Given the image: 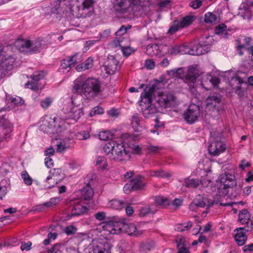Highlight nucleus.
<instances>
[{
	"label": "nucleus",
	"mask_w": 253,
	"mask_h": 253,
	"mask_svg": "<svg viewBox=\"0 0 253 253\" xmlns=\"http://www.w3.org/2000/svg\"><path fill=\"white\" fill-rule=\"evenodd\" d=\"M158 88L157 84L147 86L141 94L139 106L145 118H149L157 113H163L165 110L174 106L175 96L170 92H160L152 100V96Z\"/></svg>",
	"instance_id": "f257e3e1"
},
{
	"label": "nucleus",
	"mask_w": 253,
	"mask_h": 253,
	"mask_svg": "<svg viewBox=\"0 0 253 253\" xmlns=\"http://www.w3.org/2000/svg\"><path fill=\"white\" fill-rule=\"evenodd\" d=\"M101 92V83L95 78L86 79L80 76L75 81L73 92L84 95L87 97L97 96Z\"/></svg>",
	"instance_id": "f03ea898"
},
{
	"label": "nucleus",
	"mask_w": 253,
	"mask_h": 253,
	"mask_svg": "<svg viewBox=\"0 0 253 253\" xmlns=\"http://www.w3.org/2000/svg\"><path fill=\"white\" fill-rule=\"evenodd\" d=\"M105 153L111 160L126 161L130 158L129 151L126 150L123 143L116 141L107 142L103 147Z\"/></svg>",
	"instance_id": "7ed1b4c3"
},
{
	"label": "nucleus",
	"mask_w": 253,
	"mask_h": 253,
	"mask_svg": "<svg viewBox=\"0 0 253 253\" xmlns=\"http://www.w3.org/2000/svg\"><path fill=\"white\" fill-rule=\"evenodd\" d=\"M93 0H84L80 3L78 0H60L57 9L63 13H69V16L79 14L80 10L88 9L93 6Z\"/></svg>",
	"instance_id": "20e7f679"
},
{
	"label": "nucleus",
	"mask_w": 253,
	"mask_h": 253,
	"mask_svg": "<svg viewBox=\"0 0 253 253\" xmlns=\"http://www.w3.org/2000/svg\"><path fill=\"white\" fill-rule=\"evenodd\" d=\"M66 203L68 205V208L66 211L67 219L80 216L87 211V208L83 205L84 202L79 199L67 200Z\"/></svg>",
	"instance_id": "39448f33"
},
{
	"label": "nucleus",
	"mask_w": 253,
	"mask_h": 253,
	"mask_svg": "<svg viewBox=\"0 0 253 253\" xmlns=\"http://www.w3.org/2000/svg\"><path fill=\"white\" fill-rule=\"evenodd\" d=\"M145 178L141 175H138L132 179L128 183L126 184L124 187V191L126 194H129L131 191H137L144 189L146 182Z\"/></svg>",
	"instance_id": "423d86ee"
},
{
	"label": "nucleus",
	"mask_w": 253,
	"mask_h": 253,
	"mask_svg": "<svg viewBox=\"0 0 253 253\" xmlns=\"http://www.w3.org/2000/svg\"><path fill=\"white\" fill-rule=\"evenodd\" d=\"M199 70L196 67H191L184 76V81L189 86L191 92H194L196 91L195 84L197 78L200 76Z\"/></svg>",
	"instance_id": "0eeeda50"
},
{
	"label": "nucleus",
	"mask_w": 253,
	"mask_h": 253,
	"mask_svg": "<svg viewBox=\"0 0 253 253\" xmlns=\"http://www.w3.org/2000/svg\"><path fill=\"white\" fill-rule=\"evenodd\" d=\"M47 72L46 70L37 71L33 73V91L38 92L43 88L45 85V82L42 83L47 75Z\"/></svg>",
	"instance_id": "6e6552de"
},
{
	"label": "nucleus",
	"mask_w": 253,
	"mask_h": 253,
	"mask_svg": "<svg viewBox=\"0 0 253 253\" xmlns=\"http://www.w3.org/2000/svg\"><path fill=\"white\" fill-rule=\"evenodd\" d=\"M200 114L199 106L192 104L189 105L187 111L183 114V118L188 124H192L198 119Z\"/></svg>",
	"instance_id": "1a4fd4ad"
},
{
	"label": "nucleus",
	"mask_w": 253,
	"mask_h": 253,
	"mask_svg": "<svg viewBox=\"0 0 253 253\" xmlns=\"http://www.w3.org/2000/svg\"><path fill=\"white\" fill-rule=\"evenodd\" d=\"M220 181L219 189H226L233 188L236 185V181L234 174L225 172L219 177Z\"/></svg>",
	"instance_id": "9d476101"
},
{
	"label": "nucleus",
	"mask_w": 253,
	"mask_h": 253,
	"mask_svg": "<svg viewBox=\"0 0 253 253\" xmlns=\"http://www.w3.org/2000/svg\"><path fill=\"white\" fill-rule=\"evenodd\" d=\"M132 6L129 0H115L114 2L113 10L117 14H123L128 12Z\"/></svg>",
	"instance_id": "9b49d317"
},
{
	"label": "nucleus",
	"mask_w": 253,
	"mask_h": 253,
	"mask_svg": "<svg viewBox=\"0 0 253 253\" xmlns=\"http://www.w3.org/2000/svg\"><path fill=\"white\" fill-rule=\"evenodd\" d=\"M220 79L215 76L208 74L201 78V85L207 90H210L212 87H216L220 83Z\"/></svg>",
	"instance_id": "f8f14e48"
},
{
	"label": "nucleus",
	"mask_w": 253,
	"mask_h": 253,
	"mask_svg": "<svg viewBox=\"0 0 253 253\" xmlns=\"http://www.w3.org/2000/svg\"><path fill=\"white\" fill-rule=\"evenodd\" d=\"M47 121L48 127L52 128L56 133L61 132L65 128L66 122L60 118L50 117Z\"/></svg>",
	"instance_id": "ddd939ff"
},
{
	"label": "nucleus",
	"mask_w": 253,
	"mask_h": 253,
	"mask_svg": "<svg viewBox=\"0 0 253 253\" xmlns=\"http://www.w3.org/2000/svg\"><path fill=\"white\" fill-rule=\"evenodd\" d=\"M119 62L113 55H109L104 63V70L106 74L114 75L118 67Z\"/></svg>",
	"instance_id": "4468645a"
},
{
	"label": "nucleus",
	"mask_w": 253,
	"mask_h": 253,
	"mask_svg": "<svg viewBox=\"0 0 253 253\" xmlns=\"http://www.w3.org/2000/svg\"><path fill=\"white\" fill-rule=\"evenodd\" d=\"M226 149V145L221 141H215L209 146V153L213 156H218Z\"/></svg>",
	"instance_id": "2eb2a0df"
},
{
	"label": "nucleus",
	"mask_w": 253,
	"mask_h": 253,
	"mask_svg": "<svg viewBox=\"0 0 253 253\" xmlns=\"http://www.w3.org/2000/svg\"><path fill=\"white\" fill-rule=\"evenodd\" d=\"M13 68V62L5 59L0 62V81L5 77L9 76V71Z\"/></svg>",
	"instance_id": "dca6fc26"
},
{
	"label": "nucleus",
	"mask_w": 253,
	"mask_h": 253,
	"mask_svg": "<svg viewBox=\"0 0 253 253\" xmlns=\"http://www.w3.org/2000/svg\"><path fill=\"white\" fill-rule=\"evenodd\" d=\"M47 47V44L43 38L39 37L33 41V54L40 53Z\"/></svg>",
	"instance_id": "f3484780"
},
{
	"label": "nucleus",
	"mask_w": 253,
	"mask_h": 253,
	"mask_svg": "<svg viewBox=\"0 0 253 253\" xmlns=\"http://www.w3.org/2000/svg\"><path fill=\"white\" fill-rule=\"evenodd\" d=\"M234 83L237 85L235 87H233V90L240 97H242L243 95V90H242L241 85L244 84L246 85L247 84V82H244L241 77L236 76L232 78L231 84H233Z\"/></svg>",
	"instance_id": "a211bd4d"
},
{
	"label": "nucleus",
	"mask_w": 253,
	"mask_h": 253,
	"mask_svg": "<svg viewBox=\"0 0 253 253\" xmlns=\"http://www.w3.org/2000/svg\"><path fill=\"white\" fill-rule=\"evenodd\" d=\"M221 101V95L219 93L214 92L208 97L206 101L208 106H212L215 108L216 105L220 103Z\"/></svg>",
	"instance_id": "6ab92c4d"
},
{
	"label": "nucleus",
	"mask_w": 253,
	"mask_h": 253,
	"mask_svg": "<svg viewBox=\"0 0 253 253\" xmlns=\"http://www.w3.org/2000/svg\"><path fill=\"white\" fill-rule=\"evenodd\" d=\"M239 220L242 224L246 225L245 227H250L249 226V224L251 222V225L253 224V222L250 219V214L247 209L242 210L239 214Z\"/></svg>",
	"instance_id": "aec40b11"
},
{
	"label": "nucleus",
	"mask_w": 253,
	"mask_h": 253,
	"mask_svg": "<svg viewBox=\"0 0 253 253\" xmlns=\"http://www.w3.org/2000/svg\"><path fill=\"white\" fill-rule=\"evenodd\" d=\"M122 228L130 236L137 237L142 234L141 232L137 230L135 225L133 223L124 224Z\"/></svg>",
	"instance_id": "412c9836"
},
{
	"label": "nucleus",
	"mask_w": 253,
	"mask_h": 253,
	"mask_svg": "<svg viewBox=\"0 0 253 253\" xmlns=\"http://www.w3.org/2000/svg\"><path fill=\"white\" fill-rule=\"evenodd\" d=\"M82 198L85 200H89L93 196V190L90 187L89 182L85 183V185L81 190Z\"/></svg>",
	"instance_id": "4be33fe9"
},
{
	"label": "nucleus",
	"mask_w": 253,
	"mask_h": 253,
	"mask_svg": "<svg viewBox=\"0 0 253 253\" xmlns=\"http://www.w3.org/2000/svg\"><path fill=\"white\" fill-rule=\"evenodd\" d=\"M140 119L137 113L134 114L131 117V125L135 132H141L142 130L143 126L140 125Z\"/></svg>",
	"instance_id": "5701e85b"
},
{
	"label": "nucleus",
	"mask_w": 253,
	"mask_h": 253,
	"mask_svg": "<svg viewBox=\"0 0 253 253\" xmlns=\"http://www.w3.org/2000/svg\"><path fill=\"white\" fill-rule=\"evenodd\" d=\"M93 66V59L88 57L84 62L78 64L76 66V70L78 72H82L91 68Z\"/></svg>",
	"instance_id": "b1692460"
},
{
	"label": "nucleus",
	"mask_w": 253,
	"mask_h": 253,
	"mask_svg": "<svg viewBox=\"0 0 253 253\" xmlns=\"http://www.w3.org/2000/svg\"><path fill=\"white\" fill-rule=\"evenodd\" d=\"M30 42L23 39H18L14 43V45L21 52L25 51L30 46Z\"/></svg>",
	"instance_id": "393cba45"
},
{
	"label": "nucleus",
	"mask_w": 253,
	"mask_h": 253,
	"mask_svg": "<svg viewBox=\"0 0 253 253\" xmlns=\"http://www.w3.org/2000/svg\"><path fill=\"white\" fill-rule=\"evenodd\" d=\"M163 45L161 43H151L147 46L146 53L151 56L157 55L160 51V48Z\"/></svg>",
	"instance_id": "a878e982"
},
{
	"label": "nucleus",
	"mask_w": 253,
	"mask_h": 253,
	"mask_svg": "<svg viewBox=\"0 0 253 253\" xmlns=\"http://www.w3.org/2000/svg\"><path fill=\"white\" fill-rule=\"evenodd\" d=\"M203 180L196 179H186L184 183L186 187L189 188H197L200 184L204 185Z\"/></svg>",
	"instance_id": "bb28decb"
},
{
	"label": "nucleus",
	"mask_w": 253,
	"mask_h": 253,
	"mask_svg": "<svg viewBox=\"0 0 253 253\" xmlns=\"http://www.w3.org/2000/svg\"><path fill=\"white\" fill-rule=\"evenodd\" d=\"M59 182L57 180V178H54L51 176H49L46 178V180L44 181L43 187H41V189H50L57 185Z\"/></svg>",
	"instance_id": "cd10ccee"
},
{
	"label": "nucleus",
	"mask_w": 253,
	"mask_h": 253,
	"mask_svg": "<svg viewBox=\"0 0 253 253\" xmlns=\"http://www.w3.org/2000/svg\"><path fill=\"white\" fill-rule=\"evenodd\" d=\"M155 202L157 206L164 207L169 206L170 204L169 199L163 196H156L155 197Z\"/></svg>",
	"instance_id": "c85d7f7f"
},
{
	"label": "nucleus",
	"mask_w": 253,
	"mask_h": 253,
	"mask_svg": "<svg viewBox=\"0 0 253 253\" xmlns=\"http://www.w3.org/2000/svg\"><path fill=\"white\" fill-rule=\"evenodd\" d=\"M65 246L63 243H56L53 245L50 249L48 250V253H63Z\"/></svg>",
	"instance_id": "c756f323"
},
{
	"label": "nucleus",
	"mask_w": 253,
	"mask_h": 253,
	"mask_svg": "<svg viewBox=\"0 0 253 253\" xmlns=\"http://www.w3.org/2000/svg\"><path fill=\"white\" fill-rule=\"evenodd\" d=\"M110 205L112 208L115 210H120L124 208L127 205V204L122 201L114 199L110 201Z\"/></svg>",
	"instance_id": "7c9ffc66"
},
{
	"label": "nucleus",
	"mask_w": 253,
	"mask_h": 253,
	"mask_svg": "<svg viewBox=\"0 0 253 253\" xmlns=\"http://www.w3.org/2000/svg\"><path fill=\"white\" fill-rule=\"evenodd\" d=\"M194 16L192 15H187L183 17L179 23L181 26V28H183L190 25L194 21Z\"/></svg>",
	"instance_id": "2f4dec72"
},
{
	"label": "nucleus",
	"mask_w": 253,
	"mask_h": 253,
	"mask_svg": "<svg viewBox=\"0 0 253 253\" xmlns=\"http://www.w3.org/2000/svg\"><path fill=\"white\" fill-rule=\"evenodd\" d=\"M205 198H203L202 199H195L191 204L189 206V208L192 211L195 210V207L204 208L207 205V203L205 201Z\"/></svg>",
	"instance_id": "473e14b6"
},
{
	"label": "nucleus",
	"mask_w": 253,
	"mask_h": 253,
	"mask_svg": "<svg viewBox=\"0 0 253 253\" xmlns=\"http://www.w3.org/2000/svg\"><path fill=\"white\" fill-rule=\"evenodd\" d=\"M95 165L101 169H106L108 166L106 159L102 156H97L96 157Z\"/></svg>",
	"instance_id": "72a5a7b5"
},
{
	"label": "nucleus",
	"mask_w": 253,
	"mask_h": 253,
	"mask_svg": "<svg viewBox=\"0 0 253 253\" xmlns=\"http://www.w3.org/2000/svg\"><path fill=\"white\" fill-rule=\"evenodd\" d=\"M187 49L186 48L185 46L184 45H180V46H174L171 47L170 49V53L171 54H186L189 52V51H186Z\"/></svg>",
	"instance_id": "f704fd0d"
},
{
	"label": "nucleus",
	"mask_w": 253,
	"mask_h": 253,
	"mask_svg": "<svg viewBox=\"0 0 253 253\" xmlns=\"http://www.w3.org/2000/svg\"><path fill=\"white\" fill-rule=\"evenodd\" d=\"M50 173L51 176L57 178V180L59 182L64 178V174L61 169H53L50 170Z\"/></svg>",
	"instance_id": "c9c22d12"
},
{
	"label": "nucleus",
	"mask_w": 253,
	"mask_h": 253,
	"mask_svg": "<svg viewBox=\"0 0 253 253\" xmlns=\"http://www.w3.org/2000/svg\"><path fill=\"white\" fill-rule=\"evenodd\" d=\"M192 227V223L189 221L187 222H184L182 224H177L175 226V230L178 232H183L191 229Z\"/></svg>",
	"instance_id": "e433bc0d"
},
{
	"label": "nucleus",
	"mask_w": 253,
	"mask_h": 253,
	"mask_svg": "<svg viewBox=\"0 0 253 253\" xmlns=\"http://www.w3.org/2000/svg\"><path fill=\"white\" fill-rule=\"evenodd\" d=\"M149 175L151 176H155L158 177H169L170 174L165 172L162 170H151L149 171Z\"/></svg>",
	"instance_id": "4c0bfd02"
},
{
	"label": "nucleus",
	"mask_w": 253,
	"mask_h": 253,
	"mask_svg": "<svg viewBox=\"0 0 253 253\" xmlns=\"http://www.w3.org/2000/svg\"><path fill=\"white\" fill-rule=\"evenodd\" d=\"M216 15L212 12H207L205 14L204 21L206 23L212 24L217 21Z\"/></svg>",
	"instance_id": "58836bf2"
},
{
	"label": "nucleus",
	"mask_w": 253,
	"mask_h": 253,
	"mask_svg": "<svg viewBox=\"0 0 253 253\" xmlns=\"http://www.w3.org/2000/svg\"><path fill=\"white\" fill-rule=\"evenodd\" d=\"M73 67L68 56L63 59L61 61L60 68L61 69L66 71L67 72Z\"/></svg>",
	"instance_id": "ea45409f"
},
{
	"label": "nucleus",
	"mask_w": 253,
	"mask_h": 253,
	"mask_svg": "<svg viewBox=\"0 0 253 253\" xmlns=\"http://www.w3.org/2000/svg\"><path fill=\"white\" fill-rule=\"evenodd\" d=\"M78 230L77 228L73 225H70L65 227L64 232L67 236H71L75 235Z\"/></svg>",
	"instance_id": "a19ab883"
},
{
	"label": "nucleus",
	"mask_w": 253,
	"mask_h": 253,
	"mask_svg": "<svg viewBox=\"0 0 253 253\" xmlns=\"http://www.w3.org/2000/svg\"><path fill=\"white\" fill-rule=\"evenodd\" d=\"M68 57L73 67L76 64L79 63L82 61L81 55L79 53H76L72 56H68Z\"/></svg>",
	"instance_id": "79ce46f5"
},
{
	"label": "nucleus",
	"mask_w": 253,
	"mask_h": 253,
	"mask_svg": "<svg viewBox=\"0 0 253 253\" xmlns=\"http://www.w3.org/2000/svg\"><path fill=\"white\" fill-rule=\"evenodd\" d=\"M181 26L179 23L178 20H175L173 21V24L169 28L168 33L171 35L174 34L175 32L178 31L180 29H181Z\"/></svg>",
	"instance_id": "37998d69"
},
{
	"label": "nucleus",
	"mask_w": 253,
	"mask_h": 253,
	"mask_svg": "<svg viewBox=\"0 0 253 253\" xmlns=\"http://www.w3.org/2000/svg\"><path fill=\"white\" fill-rule=\"evenodd\" d=\"M98 137L101 140L106 141L112 138V134L109 131H102L99 132Z\"/></svg>",
	"instance_id": "c03bdc74"
},
{
	"label": "nucleus",
	"mask_w": 253,
	"mask_h": 253,
	"mask_svg": "<svg viewBox=\"0 0 253 253\" xmlns=\"http://www.w3.org/2000/svg\"><path fill=\"white\" fill-rule=\"evenodd\" d=\"M227 30V26L224 23H221L216 26L214 32L216 35L220 36Z\"/></svg>",
	"instance_id": "a18cd8bd"
},
{
	"label": "nucleus",
	"mask_w": 253,
	"mask_h": 253,
	"mask_svg": "<svg viewBox=\"0 0 253 253\" xmlns=\"http://www.w3.org/2000/svg\"><path fill=\"white\" fill-rule=\"evenodd\" d=\"M12 130V126L11 124H8L7 126L4 125V127L2 130V136L3 139H6L7 137H9L8 134Z\"/></svg>",
	"instance_id": "49530a36"
},
{
	"label": "nucleus",
	"mask_w": 253,
	"mask_h": 253,
	"mask_svg": "<svg viewBox=\"0 0 253 253\" xmlns=\"http://www.w3.org/2000/svg\"><path fill=\"white\" fill-rule=\"evenodd\" d=\"M205 0H191L189 3V6L193 9H198L200 8L203 4V2Z\"/></svg>",
	"instance_id": "de8ad7c7"
},
{
	"label": "nucleus",
	"mask_w": 253,
	"mask_h": 253,
	"mask_svg": "<svg viewBox=\"0 0 253 253\" xmlns=\"http://www.w3.org/2000/svg\"><path fill=\"white\" fill-rule=\"evenodd\" d=\"M52 102V99L50 97H47L41 101V106L43 109H47L50 106Z\"/></svg>",
	"instance_id": "09e8293b"
},
{
	"label": "nucleus",
	"mask_w": 253,
	"mask_h": 253,
	"mask_svg": "<svg viewBox=\"0 0 253 253\" xmlns=\"http://www.w3.org/2000/svg\"><path fill=\"white\" fill-rule=\"evenodd\" d=\"M252 226H251L248 229H246L245 227L237 228L235 230V231H236L237 232L235 235H238V237L247 236L245 234V231H251L252 230Z\"/></svg>",
	"instance_id": "8fccbe9b"
},
{
	"label": "nucleus",
	"mask_w": 253,
	"mask_h": 253,
	"mask_svg": "<svg viewBox=\"0 0 253 253\" xmlns=\"http://www.w3.org/2000/svg\"><path fill=\"white\" fill-rule=\"evenodd\" d=\"M104 110L102 107L99 106L94 107L90 112V116H93L95 115L102 114L104 113Z\"/></svg>",
	"instance_id": "3c124183"
},
{
	"label": "nucleus",
	"mask_w": 253,
	"mask_h": 253,
	"mask_svg": "<svg viewBox=\"0 0 253 253\" xmlns=\"http://www.w3.org/2000/svg\"><path fill=\"white\" fill-rule=\"evenodd\" d=\"M156 211H151V208H150V207L143 208L140 210L139 215L140 216H142V217L145 216L149 213H155Z\"/></svg>",
	"instance_id": "603ef678"
},
{
	"label": "nucleus",
	"mask_w": 253,
	"mask_h": 253,
	"mask_svg": "<svg viewBox=\"0 0 253 253\" xmlns=\"http://www.w3.org/2000/svg\"><path fill=\"white\" fill-rule=\"evenodd\" d=\"M234 239L238 246H243L246 243L247 240V237H238V235H235Z\"/></svg>",
	"instance_id": "864d4df0"
},
{
	"label": "nucleus",
	"mask_w": 253,
	"mask_h": 253,
	"mask_svg": "<svg viewBox=\"0 0 253 253\" xmlns=\"http://www.w3.org/2000/svg\"><path fill=\"white\" fill-rule=\"evenodd\" d=\"M21 176L25 184L27 185L32 184L31 178L26 171H23L21 174Z\"/></svg>",
	"instance_id": "5fc2aeb1"
},
{
	"label": "nucleus",
	"mask_w": 253,
	"mask_h": 253,
	"mask_svg": "<svg viewBox=\"0 0 253 253\" xmlns=\"http://www.w3.org/2000/svg\"><path fill=\"white\" fill-rule=\"evenodd\" d=\"M3 182L2 181L0 183V199L4 197L7 192V187L6 185H3Z\"/></svg>",
	"instance_id": "6e6d98bb"
},
{
	"label": "nucleus",
	"mask_w": 253,
	"mask_h": 253,
	"mask_svg": "<svg viewBox=\"0 0 253 253\" xmlns=\"http://www.w3.org/2000/svg\"><path fill=\"white\" fill-rule=\"evenodd\" d=\"M175 242L176 244V247L180 248L181 247H186V244L185 238L183 237L179 239H177L175 240Z\"/></svg>",
	"instance_id": "4d7b16f0"
},
{
	"label": "nucleus",
	"mask_w": 253,
	"mask_h": 253,
	"mask_svg": "<svg viewBox=\"0 0 253 253\" xmlns=\"http://www.w3.org/2000/svg\"><path fill=\"white\" fill-rule=\"evenodd\" d=\"M145 66L147 69L152 70L155 66V62L152 59H148L145 61Z\"/></svg>",
	"instance_id": "13d9d810"
},
{
	"label": "nucleus",
	"mask_w": 253,
	"mask_h": 253,
	"mask_svg": "<svg viewBox=\"0 0 253 253\" xmlns=\"http://www.w3.org/2000/svg\"><path fill=\"white\" fill-rule=\"evenodd\" d=\"M236 42L237 43L236 49L238 52L239 55H243V52L242 51L243 48H245V46L244 44H242L240 40H236Z\"/></svg>",
	"instance_id": "bf43d9fd"
},
{
	"label": "nucleus",
	"mask_w": 253,
	"mask_h": 253,
	"mask_svg": "<svg viewBox=\"0 0 253 253\" xmlns=\"http://www.w3.org/2000/svg\"><path fill=\"white\" fill-rule=\"evenodd\" d=\"M106 213L103 211L98 212L94 214V217L99 221H102L105 219Z\"/></svg>",
	"instance_id": "052dcab7"
},
{
	"label": "nucleus",
	"mask_w": 253,
	"mask_h": 253,
	"mask_svg": "<svg viewBox=\"0 0 253 253\" xmlns=\"http://www.w3.org/2000/svg\"><path fill=\"white\" fill-rule=\"evenodd\" d=\"M205 201H206V202L207 203V208H206V211H203V214L204 213H207L209 211V209L211 207L214 203V201H211V200H209L208 199V198H205Z\"/></svg>",
	"instance_id": "680f3d73"
},
{
	"label": "nucleus",
	"mask_w": 253,
	"mask_h": 253,
	"mask_svg": "<svg viewBox=\"0 0 253 253\" xmlns=\"http://www.w3.org/2000/svg\"><path fill=\"white\" fill-rule=\"evenodd\" d=\"M9 100L12 103L15 105H20L22 103V99L19 96H16L15 97H11L9 98Z\"/></svg>",
	"instance_id": "e2e57ef3"
},
{
	"label": "nucleus",
	"mask_w": 253,
	"mask_h": 253,
	"mask_svg": "<svg viewBox=\"0 0 253 253\" xmlns=\"http://www.w3.org/2000/svg\"><path fill=\"white\" fill-rule=\"evenodd\" d=\"M251 163L249 162H246V160H242L241 164L239 165V168L242 170H244L246 168L249 167L251 166Z\"/></svg>",
	"instance_id": "0e129e2a"
},
{
	"label": "nucleus",
	"mask_w": 253,
	"mask_h": 253,
	"mask_svg": "<svg viewBox=\"0 0 253 253\" xmlns=\"http://www.w3.org/2000/svg\"><path fill=\"white\" fill-rule=\"evenodd\" d=\"M129 1L132 6V9H133L135 7L137 8L143 2L142 0H129Z\"/></svg>",
	"instance_id": "69168bd1"
},
{
	"label": "nucleus",
	"mask_w": 253,
	"mask_h": 253,
	"mask_svg": "<svg viewBox=\"0 0 253 253\" xmlns=\"http://www.w3.org/2000/svg\"><path fill=\"white\" fill-rule=\"evenodd\" d=\"M122 51L123 55L126 57L129 56L132 52V50L129 47H123Z\"/></svg>",
	"instance_id": "338daca9"
},
{
	"label": "nucleus",
	"mask_w": 253,
	"mask_h": 253,
	"mask_svg": "<svg viewBox=\"0 0 253 253\" xmlns=\"http://www.w3.org/2000/svg\"><path fill=\"white\" fill-rule=\"evenodd\" d=\"M147 150L149 151V153H157L159 152L160 150V148L158 146H149L147 148Z\"/></svg>",
	"instance_id": "774afa93"
}]
</instances>
